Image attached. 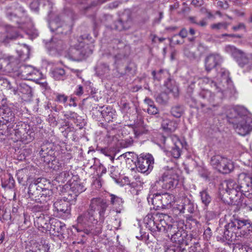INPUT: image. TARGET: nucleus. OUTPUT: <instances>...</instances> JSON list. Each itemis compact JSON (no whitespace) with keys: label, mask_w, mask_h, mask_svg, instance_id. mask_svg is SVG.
Returning <instances> with one entry per match:
<instances>
[{"label":"nucleus","mask_w":252,"mask_h":252,"mask_svg":"<svg viewBox=\"0 0 252 252\" xmlns=\"http://www.w3.org/2000/svg\"><path fill=\"white\" fill-rule=\"evenodd\" d=\"M107 207L106 202L103 199L93 198L88 209L77 217V226L75 227L77 231H83L87 234L97 235L100 234Z\"/></svg>","instance_id":"1"},{"label":"nucleus","mask_w":252,"mask_h":252,"mask_svg":"<svg viewBox=\"0 0 252 252\" xmlns=\"http://www.w3.org/2000/svg\"><path fill=\"white\" fill-rule=\"evenodd\" d=\"M252 231V223L249 220L233 218L225 226L223 236L226 240L233 241Z\"/></svg>","instance_id":"2"},{"label":"nucleus","mask_w":252,"mask_h":252,"mask_svg":"<svg viewBox=\"0 0 252 252\" xmlns=\"http://www.w3.org/2000/svg\"><path fill=\"white\" fill-rule=\"evenodd\" d=\"M221 79L218 84L208 78H204L203 81L209 84L211 87L214 88L218 93H220V97L230 96L235 92V89L232 82L229 77V72L224 70L221 72Z\"/></svg>","instance_id":"3"},{"label":"nucleus","mask_w":252,"mask_h":252,"mask_svg":"<svg viewBox=\"0 0 252 252\" xmlns=\"http://www.w3.org/2000/svg\"><path fill=\"white\" fill-rule=\"evenodd\" d=\"M224 49L233 57L239 66L244 71L249 72L252 70V53L244 52L230 45L226 46Z\"/></svg>","instance_id":"4"},{"label":"nucleus","mask_w":252,"mask_h":252,"mask_svg":"<svg viewBox=\"0 0 252 252\" xmlns=\"http://www.w3.org/2000/svg\"><path fill=\"white\" fill-rule=\"evenodd\" d=\"M233 110L237 114L234 122L236 131L241 135H246L252 130V118L248 116L244 110L237 109Z\"/></svg>","instance_id":"5"},{"label":"nucleus","mask_w":252,"mask_h":252,"mask_svg":"<svg viewBox=\"0 0 252 252\" xmlns=\"http://www.w3.org/2000/svg\"><path fill=\"white\" fill-rule=\"evenodd\" d=\"M179 171L178 170L171 168L163 174L157 181V183L165 189L174 188L179 182Z\"/></svg>","instance_id":"6"},{"label":"nucleus","mask_w":252,"mask_h":252,"mask_svg":"<svg viewBox=\"0 0 252 252\" xmlns=\"http://www.w3.org/2000/svg\"><path fill=\"white\" fill-rule=\"evenodd\" d=\"M221 187L222 189L228 194L231 203L239 205L243 201V199L241 198V193H239L238 186L234 181L232 180L225 181L221 184Z\"/></svg>","instance_id":"7"},{"label":"nucleus","mask_w":252,"mask_h":252,"mask_svg":"<svg viewBox=\"0 0 252 252\" xmlns=\"http://www.w3.org/2000/svg\"><path fill=\"white\" fill-rule=\"evenodd\" d=\"M211 164L214 168L223 174L230 173L234 168L232 162L220 155H215L211 159Z\"/></svg>","instance_id":"8"},{"label":"nucleus","mask_w":252,"mask_h":252,"mask_svg":"<svg viewBox=\"0 0 252 252\" xmlns=\"http://www.w3.org/2000/svg\"><path fill=\"white\" fill-rule=\"evenodd\" d=\"M154 158L150 154H142L137 157L135 165L137 170L141 173H150L153 169Z\"/></svg>","instance_id":"9"},{"label":"nucleus","mask_w":252,"mask_h":252,"mask_svg":"<svg viewBox=\"0 0 252 252\" xmlns=\"http://www.w3.org/2000/svg\"><path fill=\"white\" fill-rule=\"evenodd\" d=\"M149 202L151 201L152 203L157 207H159L158 201L160 202L161 207L164 208H169L173 206L172 203H174L173 196L168 193H164L162 195L160 194H156L150 196L148 198Z\"/></svg>","instance_id":"10"},{"label":"nucleus","mask_w":252,"mask_h":252,"mask_svg":"<svg viewBox=\"0 0 252 252\" xmlns=\"http://www.w3.org/2000/svg\"><path fill=\"white\" fill-rule=\"evenodd\" d=\"M155 220H157V231L169 232L168 227L174 226L177 222H172V219L167 215L157 213L155 214Z\"/></svg>","instance_id":"11"},{"label":"nucleus","mask_w":252,"mask_h":252,"mask_svg":"<svg viewBox=\"0 0 252 252\" xmlns=\"http://www.w3.org/2000/svg\"><path fill=\"white\" fill-rule=\"evenodd\" d=\"M168 229L169 232L168 233V235L171 236V240L173 242L180 245H188L187 241L185 240L187 236L186 232L183 229L179 228L177 223L174 226H170Z\"/></svg>","instance_id":"12"},{"label":"nucleus","mask_w":252,"mask_h":252,"mask_svg":"<svg viewBox=\"0 0 252 252\" xmlns=\"http://www.w3.org/2000/svg\"><path fill=\"white\" fill-rule=\"evenodd\" d=\"M67 44L63 41L53 38L49 43L46 44V47L50 53L53 55H59L64 56Z\"/></svg>","instance_id":"13"},{"label":"nucleus","mask_w":252,"mask_h":252,"mask_svg":"<svg viewBox=\"0 0 252 252\" xmlns=\"http://www.w3.org/2000/svg\"><path fill=\"white\" fill-rule=\"evenodd\" d=\"M41 73L31 65H23L20 68L18 75L24 79H37L40 78Z\"/></svg>","instance_id":"14"},{"label":"nucleus","mask_w":252,"mask_h":252,"mask_svg":"<svg viewBox=\"0 0 252 252\" xmlns=\"http://www.w3.org/2000/svg\"><path fill=\"white\" fill-rule=\"evenodd\" d=\"M167 89L164 92L159 94L156 97V101L161 104H165L168 100V94L171 93L174 96H177L178 95L179 89L178 86L174 83L171 82L167 84Z\"/></svg>","instance_id":"15"},{"label":"nucleus","mask_w":252,"mask_h":252,"mask_svg":"<svg viewBox=\"0 0 252 252\" xmlns=\"http://www.w3.org/2000/svg\"><path fill=\"white\" fill-rule=\"evenodd\" d=\"M39 156L44 162H49L55 156V151L53 149V145L46 143L41 145L39 152Z\"/></svg>","instance_id":"16"},{"label":"nucleus","mask_w":252,"mask_h":252,"mask_svg":"<svg viewBox=\"0 0 252 252\" xmlns=\"http://www.w3.org/2000/svg\"><path fill=\"white\" fill-rule=\"evenodd\" d=\"M54 215L58 217H64L65 214H68L70 212L68 202L63 200L56 201L53 205Z\"/></svg>","instance_id":"17"},{"label":"nucleus","mask_w":252,"mask_h":252,"mask_svg":"<svg viewBox=\"0 0 252 252\" xmlns=\"http://www.w3.org/2000/svg\"><path fill=\"white\" fill-rule=\"evenodd\" d=\"M169 139L172 141L174 144V146L171 150V155L173 158H178L181 156V148L184 147V142L181 141L176 135H171Z\"/></svg>","instance_id":"18"},{"label":"nucleus","mask_w":252,"mask_h":252,"mask_svg":"<svg viewBox=\"0 0 252 252\" xmlns=\"http://www.w3.org/2000/svg\"><path fill=\"white\" fill-rule=\"evenodd\" d=\"M17 61L12 57L0 59V70L8 72L15 71V65Z\"/></svg>","instance_id":"19"},{"label":"nucleus","mask_w":252,"mask_h":252,"mask_svg":"<svg viewBox=\"0 0 252 252\" xmlns=\"http://www.w3.org/2000/svg\"><path fill=\"white\" fill-rule=\"evenodd\" d=\"M221 57L219 54H212L208 56L205 59V66L207 71L215 68L221 61Z\"/></svg>","instance_id":"20"},{"label":"nucleus","mask_w":252,"mask_h":252,"mask_svg":"<svg viewBox=\"0 0 252 252\" xmlns=\"http://www.w3.org/2000/svg\"><path fill=\"white\" fill-rule=\"evenodd\" d=\"M132 25V22L131 17L128 15H123L118 21L115 23V28L119 31L128 30Z\"/></svg>","instance_id":"21"},{"label":"nucleus","mask_w":252,"mask_h":252,"mask_svg":"<svg viewBox=\"0 0 252 252\" xmlns=\"http://www.w3.org/2000/svg\"><path fill=\"white\" fill-rule=\"evenodd\" d=\"M50 231L53 232L56 235H63L65 228V225L64 223L56 219L51 220Z\"/></svg>","instance_id":"22"},{"label":"nucleus","mask_w":252,"mask_h":252,"mask_svg":"<svg viewBox=\"0 0 252 252\" xmlns=\"http://www.w3.org/2000/svg\"><path fill=\"white\" fill-rule=\"evenodd\" d=\"M199 95L204 100V103L202 104V106H206L208 104H210L213 107L217 105L214 103L215 95L211 91L208 90H203L200 92Z\"/></svg>","instance_id":"23"},{"label":"nucleus","mask_w":252,"mask_h":252,"mask_svg":"<svg viewBox=\"0 0 252 252\" xmlns=\"http://www.w3.org/2000/svg\"><path fill=\"white\" fill-rule=\"evenodd\" d=\"M155 214L154 215L148 214L144 218V223L146 228L151 231L155 232L157 230L156 227L157 220H155Z\"/></svg>","instance_id":"24"},{"label":"nucleus","mask_w":252,"mask_h":252,"mask_svg":"<svg viewBox=\"0 0 252 252\" xmlns=\"http://www.w3.org/2000/svg\"><path fill=\"white\" fill-rule=\"evenodd\" d=\"M177 126L178 124L176 121L168 119L163 120L161 124L162 128L166 132L174 131L177 128Z\"/></svg>","instance_id":"25"},{"label":"nucleus","mask_w":252,"mask_h":252,"mask_svg":"<svg viewBox=\"0 0 252 252\" xmlns=\"http://www.w3.org/2000/svg\"><path fill=\"white\" fill-rule=\"evenodd\" d=\"M102 109L100 112L102 117L108 123L112 121L115 116V112L112 108L110 107H103Z\"/></svg>","instance_id":"26"},{"label":"nucleus","mask_w":252,"mask_h":252,"mask_svg":"<svg viewBox=\"0 0 252 252\" xmlns=\"http://www.w3.org/2000/svg\"><path fill=\"white\" fill-rule=\"evenodd\" d=\"M48 220H46L43 214H40L39 216L36 217L34 220V223L35 226L38 228L41 227L47 230L49 229Z\"/></svg>","instance_id":"27"},{"label":"nucleus","mask_w":252,"mask_h":252,"mask_svg":"<svg viewBox=\"0 0 252 252\" xmlns=\"http://www.w3.org/2000/svg\"><path fill=\"white\" fill-rule=\"evenodd\" d=\"M46 163L48 165L49 167L56 171L63 169L65 166L62 161H60L55 158V156L51 159L50 162Z\"/></svg>","instance_id":"28"},{"label":"nucleus","mask_w":252,"mask_h":252,"mask_svg":"<svg viewBox=\"0 0 252 252\" xmlns=\"http://www.w3.org/2000/svg\"><path fill=\"white\" fill-rule=\"evenodd\" d=\"M2 118L7 123H13L14 122V114L9 107H6L3 109Z\"/></svg>","instance_id":"29"},{"label":"nucleus","mask_w":252,"mask_h":252,"mask_svg":"<svg viewBox=\"0 0 252 252\" xmlns=\"http://www.w3.org/2000/svg\"><path fill=\"white\" fill-rule=\"evenodd\" d=\"M78 47L74 44H71L69 47L67 45L64 57L68 59H73L77 55Z\"/></svg>","instance_id":"30"},{"label":"nucleus","mask_w":252,"mask_h":252,"mask_svg":"<svg viewBox=\"0 0 252 252\" xmlns=\"http://www.w3.org/2000/svg\"><path fill=\"white\" fill-rule=\"evenodd\" d=\"M51 73L52 77L57 80H63L66 78L65 70L62 68H55Z\"/></svg>","instance_id":"31"},{"label":"nucleus","mask_w":252,"mask_h":252,"mask_svg":"<svg viewBox=\"0 0 252 252\" xmlns=\"http://www.w3.org/2000/svg\"><path fill=\"white\" fill-rule=\"evenodd\" d=\"M239 181L238 190L252 184L251 178L245 174L240 175Z\"/></svg>","instance_id":"32"},{"label":"nucleus","mask_w":252,"mask_h":252,"mask_svg":"<svg viewBox=\"0 0 252 252\" xmlns=\"http://www.w3.org/2000/svg\"><path fill=\"white\" fill-rule=\"evenodd\" d=\"M14 186L15 181L10 174H8L6 180L1 181V186L4 189H12Z\"/></svg>","instance_id":"33"},{"label":"nucleus","mask_w":252,"mask_h":252,"mask_svg":"<svg viewBox=\"0 0 252 252\" xmlns=\"http://www.w3.org/2000/svg\"><path fill=\"white\" fill-rule=\"evenodd\" d=\"M38 186L36 184L31 183L29 187L28 195L29 197L33 199L34 198L36 199V197H38L39 192L37 190Z\"/></svg>","instance_id":"34"},{"label":"nucleus","mask_w":252,"mask_h":252,"mask_svg":"<svg viewBox=\"0 0 252 252\" xmlns=\"http://www.w3.org/2000/svg\"><path fill=\"white\" fill-rule=\"evenodd\" d=\"M110 70L108 65L105 63H100L96 68V73L97 75L101 77L109 73Z\"/></svg>","instance_id":"35"},{"label":"nucleus","mask_w":252,"mask_h":252,"mask_svg":"<svg viewBox=\"0 0 252 252\" xmlns=\"http://www.w3.org/2000/svg\"><path fill=\"white\" fill-rule=\"evenodd\" d=\"M71 174L69 170H65L61 172L56 177V179L59 182L64 183L69 180L70 178Z\"/></svg>","instance_id":"36"},{"label":"nucleus","mask_w":252,"mask_h":252,"mask_svg":"<svg viewBox=\"0 0 252 252\" xmlns=\"http://www.w3.org/2000/svg\"><path fill=\"white\" fill-rule=\"evenodd\" d=\"M201 200L205 206H207L212 200V198L206 190H203L200 192Z\"/></svg>","instance_id":"37"},{"label":"nucleus","mask_w":252,"mask_h":252,"mask_svg":"<svg viewBox=\"0 0 252 252\" xmlns=\"http://www.w3.org/2000/svg\"><path fill=\"white\" fill-rule=\"evenodd\" d=\"M233 252H252V249L241 244H236L233 248Z\"/></svg>","instance_id":"38"},{"label":"nucleus","mask_w":252,"mask_h":252,"mask_svg":"<svg viewBox=\"0 0 252 252\" xmlns=\"http://www.w3.org/2000/svg\"><path fill=\"white\" fill-rule=\"evenodd\" d=\"M239 193H241V196L244 195L246 198L252 197V184L239 190Z\"/></svg>","instance_id":"39"},{"label":"nucleus","mask_w":252,"mask_h":252,"mask_svg":"<svg viewBox=\"0 0 252 252\" xmlns=\"http://www.w3.org/2000/svg\"><path fill=\"white\" fill-rule=\"evenodd\" d=\"M184 209L188 213H193L194 212V204L188 198L185 199L184 200Z\"/></svg>","instance_id":"40"},{"label":"nucleus","mask_w":252,"mask_h":252,"mask_svg":"<svg viewBox=\"0 0 252 252\" xmlns=\"http://www.w3.org/2000/svg\"><path fill=\"white\" fill-rule=\"evenodd\" d=\"M184 109L182 106H175L172 108L171 113L172 115L176 118H180L183 114Z\"/></svg>","instance_id":"41"},{"label":"nucleus","mask_w":252,"mask_h":252,"mask_svg":"<svg viewBox=\"0 0 252 252\" xmlns=\"http://www.w3.org/2000/svg\"><path fill=\"white\" fill-rule=\"evenodd\" d=\"M63 116L67 119H71V120H75L76 119L77 121L78 120H82V118L81 117L78 116L77 113L74 112H63Z\"/></svg>","instance_id":"42"},{"label":"nucleus","mask_w":252,"mask_h":252,"mask_svg":"<svg viewBox=\"0 0 252 252\" xmlns=\"http://www.w3.org/2000/svg\"><path fill=\"white\" fill-rule=\"evenodd\" d=\"M71 189L75 193H80L85 190L86 189L84 186L79 183L72 184Z\"/></svg>","instance_id":"43"},{"label":"nucleus","mask_w":252,"mask_h":252,"mask_svg":"<svg viewBox=\"0 0 252 252\" xmlns=\"http://www.w3.org/2000/svg\"><path fill=\"white\" fill-rule=\"evenodd\" d=\"M52 195V191L46 188H44L41 190L40 193L39 194L38 197H40L42 200H47L49 199L50 196Z\"/></svg>","instance_id":"44"},{"label":"nucleus","mask_w":252,"mask_h":252,"mask_svg":"<svg viewBox=\"0 0 252 252\" xmlns=\"http://www.w3.org/2000/svg\"><path fill=\"white\" fill-rule=\"evenodd\" d=\"M229 26V24L227 22H220L218 23L213 24L211 25V28L213 30H226Z\"/></svg>","instance_id":"45"},{"label":"nucleus","mask_w":252,"mask_h":252,"mask_svg":"<svg viewBox=\"0 0 252 252\" xmlns=\"http://www.w3.org/2000/svg\"><path fill=\"white\" fill-rule=\"evenodd\" d=\"M55 94L56 96L55 100L59 103L64 104L68 99L67 96L64 94L56 93Z\"/></svg>","instance_id":"46"},{"label":"nucleus","mask_w":252,"mask_h":252,"mask_svg":"<svg viewBox=\"0 0 252 252\" xmlns=\"http://www.w3.org/2000/svg\"><path fill=\"white\" fill-rule=\"evenodd\" d=\"M111 203L115 206H121L123 204L124 201L122 198L115 196L113 194L111 195Z\"/></svg>","instance_id":"47"},{"label":"nucleus","mask_w":252,"mask_h":252,"mask_svg":"<svg viewBox=\"0 0 252 252\" xmlns=\"http://www.w3.org/2000/svg\"><path fill=\"white\" fill-rule=\"evenodd\" d=\"M22 37V35L19 34L15 29L12 28L10 32L8 31L7 37L9 39H15Z\"/></svg>","instance_id":"48"},{"label":"nucleus","mask_w":252,"mask_h":252,"mask_svg":"<svg viewBox=\"0 0 252 252\" xmlns=\"http://www.w3.org/2000/svg\"><path fill=\"white\" fill-rule=\"evenodd\" d=\"M173 209L176 213L183 214L185 213V211L184 209V202L183 201L180 204H175L173 207Z\"/></svg>","instance_id":"49"},{"label":"nucleus","mask_w":252,"mask_h":252,"mask_svg":"<svg viewBox=\"0 0 252 252\" xmlns=\"http://www.w3.org/2000/svg\"><path fill=\"white\" fill-rule=\"evenodd\" d=\"M116 169L117 168L113 166H110L109 168V171L111 177L115 180H116L118 178L119 175L118 171H116Z\"/></svg>","instance_id":"50"},{"label":"nucleus","mask_w":252,"mask_h":252,"mask_svg":"<svg viewBox=\"0 0 252 252\" xmlns=\"http://www.w3.org/2000/svg\"><path fill=\"white\" fill-rule=\"evenodd\" d=\"M49 27L52 31H56L58 33H67V32H63L60 31V27H56V23L54 21H51L49 23Z\"/></svg>","instance_id":"51"},{"label":"nucleus","mask_w":252,"mask_h":252,"mask_svg":"<svg viewBox=\"0 0 252 252\" xmlns=\"http://www.w3.org/2000/svg\"><path fill=\"white\" fill-rule=\"evenodd\" d=\"M122 156H123L126 160H131V161H133V159H134L135 158H137V157H136V155L132 152H126Z\"/></svg>","instance_id":"52"},{"label":"nucleus","mask_w":252,"mask_h":252,"mask_svg":"<svg viewBox=\"0 0 252 252\" xmlns=\"http://www.w3.org/2000/svg\"><path fill=\"white\" fill-rule=\"evenodd\" d=\"M147 112L150 115H156L158 113V110L155 105L148 107Z\"/></svg>","instance_id":"53"},{"label":"nucleus","mask_w":252,"mask_h":252,"mask_svg":"<svg viewBox=\"0 0 252 252\" xmlns=\"http://www.w3.org/2000/svg\"><path fill=\"white\" fill-rule=\"evenodd\" d=\"M42 180V179L38 178L37 180H35L33 183L34 184H36L38 187H39L37 189V190L40 193L41 191V190L43 189L44 188L42 187L43 183H41Z\"/></svg>","instance_id":"54"},{"label":"nucleus","mask_w":252,"mask_h":252,"mask_svg":"<svg viewBox=\"0 0 252 252\" xmlns=\"http://www.w3.org/2000/svg\"><path fill=\"white\" fill-rule=\"evenodd\" d=\"M247 198V199H245L244 198H242V199H243V201L242 203H241L239 205L241 204L244 202V203L246 206H249L251 210H252V197Z\"/></svg>","instance_id":"55"},{"label":"nucleus","mask_w":252,"mask_h":252,"mask_svg":"<svg viewBox=\"0 0 252 252\" xmlns=\"http://www.w3.org/2000/svg\"><path fill=\"white\" fill-rule=\"evenodd\" d=\"M121 224V220L119 217H117V218H115V220L113 222V227H114L115 229L117 230L120 227Z\"/></svg>","instance_id":"56"},{"label":"nucleus","mask_w":252,"mask_h":252,"mask_svg":"<svg viewBox=\"0 0 252 252\" xmlns=\"http://www.w3.org/2000/svg\"><path fill=\"white\" fill-rule=\"evenodd\" d=\"M48 121L50 125L52 126H56L58 125V122L53 116H49Z\"/></svg>","instance_id":"57"},{"label":"nucleus","mask_w":252,"mask_h":252,"mask_svg":"<svg viewBox=\"0 0 252 252\" xmlns=\"http://www.w3.org/2000/svg\"><path fill=\"white\" fill-rule=\"evenodd\" d=\"M246 29V26L244 23H239L237 26H234L232 27V30L234 31H238L240 30H245Z\"/></svg>","instance_id":"58"},{"label":"nucleus","mask_w":252,"mask_h":252,"mask_svg":"<svg viewBox=\"0 0 252 252\" xmlns=\"http://www.w3.org/2000/svg\"><path fill=\"white\" fill-rule=\"evenodd\" d=\"M216 216V214L213 211H208L206 214V217L208 220L213 219Z\"/></svg>","instance_id":"59"},{"label":"nucleus","mask_w":252,"mask_h":252,"mask_svg":"<svg viewBox=\"0 0 252 252\" xmlns=\"http://www.w3.org/2000/svg\"><path fill=\"white\" fill-rule=\"evenodd\" d=\"M27 172H28V169L26 168L21 169L18 170L17 171V175L18 176V179L20 177H21V178L22 179L23 178V177H22L23 174L27 173Z\"/></svg>","instance_id":"60"},{"label":"nucleus","mask_w":252,"mask_h":252,"mask_svg":"<svg viewBox=\"0 0 252 252\" xmlns=\"http://www.w3.org/2000/svg\"><path fill=\"white\" fill-rule=\"evenodd\" d=\"M187 35L188 31L185 28L182 29L179 33V35L180 36L183 38L186 37L187 36Z\"/></svg>","instance_id":"61"},{"label":"nucleus","mask_w":252,"mask_h":252,"mask_svg":"<svg viewBox=\"0 0 252 252\" xmlns=\"http://www.w3.org/2000/svg\"><path fill=\"white\" fill-rule=\"evenodd\" d=\"M191 4L196 7L200 6L203 4V0H192Z\"/></svg>","instance_id":"62"},{"label":"nucleus","mask_w":252,"mask_h":252,"mask_svg":"<svg viewBox=\"0 0 252 252\" xmlns=\"http://www.w3.org/2000/svg\"><path fill=\"white\" fill-rule=\"evenodd\" d=\"M83 93V87L79 85L78 86V88L75 92V94L77 95H81V94H82Z\"/></svg>","instance_id":"63"},{"label":"nucleus","mask_w":252,"mask_h":252,"mask_svg":"<svg viewBox=\"0 0 252 252\" xmlns=\"http://www.w3.org/2000/svg\"><path fill=\"white\" fill-rule=\"evenodd\" d=\"M165 252H181L180 249L178 248H175V247H171L168 248Z\"/></svg>","instance_id":"64"}]
</instances>
